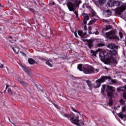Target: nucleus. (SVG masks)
<instances>
[{
	"label": "nucleus",
	"mask_w": 126,
	"mask_h": 126,
	"mask_svg": "<svg viewBox=\"0 0 126 126\" xmlns=\"http://www.w3.org/2000/svg\"><path fill=\"white\" fill-rule=\"evenodd\" d=\"M107 79L108 80L110 84H114V83H117V80L112 79V77L110 76H102L100 79L95 81V85H94V88H99L101 86V83L105 82Z\"/></svg>",
	"instance_id": "f257e3e1"
},
{
	"label": "nucleus",
	"mask_w": 126,
	"mask_h": 126,
	"mask_svg": "<svg viewBox=\"0 0 126 126\" xmlns=\"http://www.w3.org/2000/svg\"><path fill=\"white\" fill-rule=\"evenodd\" d=\"M62 116L63 117H65V118H67V119H70V120L72 124H74V125H76V126H80L81 125L82 126H83L84 125V123L82 121V120H79V117L76 116V117H74L73 116H71L70 115H67V114L63 113L62 114Z\"/></svg>",
	"instance_id": "f03ea898"
},
{
	"label": "nucleus",
	"mask_w": 126,
	"mask_h": 126,
	"mask_svg": "<svg viewBox=\"0 0 126 126\" xmlns=\"http://www.w3.org/2000/svg\"><path fill=\"white\" fill-rule=\"evenodd\" d=\"M83 71L85 74H91L93 73H97L99 71L98 69H95L92 66H85L83 67Z\"/></svg>",
	"instance_id": "7ed1b4c3"
},
{
	"label": "nucleus",
	"mask_w": 126,
	"mask_h": 126,
	"mask_svg": "<svg viewBox=\"0 0 126 126\" xmlns=\"http://www.w3.org/2000/svg\"><path fill=\"white\" fill-rule=\"evenodd\" d=\"M66 5L69 11H73L74 14H75L76 17L78 18V10L76 9V7H78L79 6H77L76 4H74L71 2H67Z\"/></svg>",
	"instance_id": "20e7f679"
},
{
	"label": "nucleus",
	"mask_w": 126,
	"mask_h": 126,
	"mask_svg": "<svg viewBox=\"0 0 126 126\" xmlns=\"http://www.w3.org/2000/svg\"><path fill=\"white\" fill-rule=\"evenodd\" d=\"M106 37L110 40H119V37L116 36V32L111 31L105 33Z\"/></svg>",
	"instance_id": "39448f33"
},
{
	"label": "nucleus",
	"mask_w": 126,
	"mask_h": 126,
	"mask_svg": "<svg viewBox=\"0 0 126 126\" xmlns=\"http://www.w3.org/2000/svg\"><path fill=\"white\" fill-rule=\"evenodd\" d=\"M126 9V4H122L120 7L115 9V13L118 15H121L122 12H124Z\"/></svg>",
	"instance_id": "423d86ee"
},
{
	"label": "nucleus",
	"mask_w": 126,
	"mask_h": 126,
	"mask_svg": "<svg viewBox=\"0 0 126 126\" xmlns=\"http://www.w3.org/2000/svg\"><path fill=\"white\" fill-rule=\"evenodd\" d=\"M106 90L107 92V96H108V97H110V98H112V97L114 96V91H115V88L107 85Z\"/></svg>",
	"instance_id": "0eeeda50"
},
{
	"label": "nucleus",
	"mask_w": 126,
	"mask_h": 126,
	"mask_svg": "<svg viewBox=\"0 0 126 126\" xmlns=\"http://www.w3.org/2000/svg\"><path fill=\"white\" fill-rule=\"evenodd\" d=\"M99 57H100V58H103V57H104V58L105 59H108L109 60H113V57H108V52L104 51L103 52H99Z\"/></svg>",
	"instance_id": "6e6552de"
},
{
	"label": "nucleus",
	"mask_w": 126,
	"mask_h": 126,
	"mask_svg": "<svg viewBox=\"0 0 126 126\" xmlns=\"http://www.w3.org/2000/svg\"><path fill=\"white\" fill-rule=\"evenodd\" d=\"M83 16L84 17L83 23H84V24H87V21L89 20V14L84 13Z\"/></svg>",
	"instance_id": "1a4fd4ad"
},
{
	"label": "nucleus",
	"mask_w": 126,
	"mask_h": 126,
	"mask_svg": "<svg viewBox=\"0 0 126 126\" xmlns=\"http://www.w3.org/2000/svg\"><path fill=\"white\" fill-rule=\"evenodd\" d=\"M117 92H126V85L124 86L119 87L117 89Z\"/></svg>",
	"instance_id": "9d476101"
},
{
	"label": "nucleus",
	"mask_w": 126,
	"mask_h": 126,
	"mask_svg": "<svg viewBox=\"0 0 126 126\" xmlns=\"http://www.w3.org/2000/svg\"><path fill=\"white\" fill-rule=\"evenodd\" d=\"M108 48L112 50H118V49H119V47L116 46V44L113 43L108 44Z\"/></svg>",
	"instance_id": "9b49d317"
},
{
	"label": "nucleus",
	"mask_w": 126,
	"mask_h": 126,
	"mask_svg": "<svg viewBox=\"0 0 126 126\" xmlns=\"http://www.w3.org/2000/svg\"><path fill=\"white\" fill-rule=\"evenodd\" d=\"M22 67L24 70V71L28 73V74H29V75H31V74H32V72L31 70L29 69V68H27L26 67H25V66H22Z\"/></svg>",
	"instance_id": "f8f14e48"
},
{
	"label": "nucleus",
	"mask_w": 126,
	"mask_h": 126,
	"mask_svg": "<svg viewBox=\"0 0 126 126\" xmlns=\"http://www.w3.org/2000/svg\"><path fill=\"white\" fill-rule=\"evenodd\" d=\"M78 33L79 36H81L82 39H84V38H86L85 36L86 35V32H84L82 31H78Z\"/></svg>",
	"instance_id": "ddd939ff"
},
{
	"label": "nucleus",
	"mask_w": 126,
	"mask_h": 126,
	"mask_svg": "<svg viewBox=\"0 0 126 126\" xmlns=\"http://www.w3.org/2000/svg\"><path fill=\"white\" fill-rule=\"evenodd\" d=\"M86 82L90 90L92 89V88H94V84H92V83H91V81L88 80L86 81Z\"/></svg>",
	"instance_id": "4468645a"
},
{
	"label": "nucleus",
	"mask_w": 126,
	"mask_h": 126,
	"mask_svg": "<svg viewBox=\"0 0 126 126\" xmlns=\"http://www.w3.org/2000/svg\"><path fill=\"white\" fill-rule=\"evenodd\" d=\"M87 45L89 46L90 49H91L93 47V40H87Z\"/></svg>",
	"instance_id": "2eb2a0df"
},
{
	"label": "nucleus",
	"mask_w": 126,
	"mask_h": 126,
	"mask_svg": "<svg viewBox=\"0 0 126 126\" xmlns=\"http://www.w3.org/2000/svg\"><path fill=\"white\" fill-rule=\"evenodd\" d=\"M53 61L51 59L47 60L46 62V64H47V65H49L50 67H53Z\"/></svg>",
	"instance_id": "dca6fc26"
},
{
	"label": "nucleus",
	"mask_w": 126,
	"mask_h": 126,
	"mask_svg": "<svg viewBox=\"0 0 126 126\" xmlns=\"http://www.w3.org/2000/svg\"><path fill=\"white\" fill-rule=\"evenodd\" d=\"M114 2L115 1L113 0H109L107 2V5H108L110 7H112V6H114L115 5Z\"/></svg>",
	"instance_id": "f3484780"
},
{
	"label": "nucleus",
	"mask_w": 126,
	"mask_h": 126,
	"mask_svg": "<svg viewBox=\"0 0 126 126\" xmlns=\"http://www.w3.org/2000/svg\"><path fill=\"white\" fill-rule=\"evenodd\" d=\"M8 93H9V95H11V96H15V95H16V93L12 92L11 89H8Z\"/></svg>",
	"instance_id": "a211bd4d"
},
{
	"label": "nucleus",
	"mask_w": 126,
	"mask_h": 126,
	"mask_svg": "<svg viewBox=\"0 0 126 126\" xmlns=\"http://www.w3.org/2000/svg\"><path fill=\"white\" fill-rule=\"evenodd\" d=\"M104 14L107 17H109V16L112 15V12L110 10H107L104 12Z\"/></svg>",
	"instance_id": "6ab92c4d"
},
{
	"label": "nucleus",
	"mask_w": 126,
	"mask_h": 126,
	"mask_svg": "<svg viewBox=\"0 0 126 126\" xmlns=\"http://www.w3.org/2000/svg\"><path fill=\"white\" fill-rule=\"evenodd\" d=\"M11 48L15 54H18L19 53V48L16 46L15 47L11 46Z\"/></svg>",
	"instance_id": "aec40b11"
},
{
	"label": "nucleus",
	"mask_w": 126,
	"mask_h": 126,
	"mask_svg": "<svg viewBox=\"0 0 126 126\" xmlns=\"http://www.w3.org/2000/svg\"><path fill=\"white\" fill-rule=\"evenodd\" d=\"M72 1L74 2V4H76L77 6H79V4L81 3V1H80V0H72Z\"/></svg>",
	"instance_id": "412c9836"
},
{
	"label": "nucleus",
	"mask_w": 126,
	"mask_h": 126,
	"mask_svg": "<svg viewBox=\"0 0 126 126\" xmlns=\"http://www.w3.org/2000/svg\"><path fill=\"white\" fill-rule=\"evenodd\" d=\"M111 56H118V50L114 49L110 52Z\"/></svg>",
	"instance_id": "4be33fe9"
},
{
	"label": "nucleus",
	"mask_w": 126,
	"mask_h": 126,
	"mask_svg": "<svg viewBox=\"0 0 126 126\" xmlns=\"http://www.w3.org/2000/svg\"><path fill=\"white\" fill-rule=\"evenodd\" d=\"M28 62L30 64H34V63H37L35 62V60H33L32 58H29L28 59Z\"/></svg>",
	"instance_id": "5701e85b"
},
{
	"label": "nucleus",
	"mask_w": 126,
	"mask_h": 126,
	"mask_svg": "<svg viewBox=\"0 0 126 126\" xmlns=\"http://www.w3.org/2000/svg\"><path fill=\"white\" fill-rule=\"evenodd\" d=\"M98 53H99V51H98V50H96L95 51H91V54L93 57H96V54H98Z\"/></svg>",
	"instance_id": "b1692460"
},
{
	"label": "nucleus",
	"mask_w": 126,
	"mask_h": 126,
	"mask_svg": "<svg viewBox=\"0 0 126 126\" xmlns=\"http://www.w3.org/2000/svg\"><path fill=\"white\" fill-rule=\"evenodd\" d=\"M111 28H112V26L108 25V26H106V27L103 29V30H105V31H107L111 29Z\"/></svg>",
	"instance_id": "393cba45"
},
{
	"label": "nucleus",
	"mask_w": 126,
	"mask_h": 126,
	"mask_svg": "<svg viewBox=\"0 0 126 126\" xmlns=\"http://www.w3.org/2000/svg\"><path fill=\"white\" fill-rule=\"evenodd\" d=\"M107 106H111L113 105V100L112 98H110L109 100V102L106 103Z\"/></svg>",
	"instance_id": "a878e982"
},
{
	"label": "nucleus",
	"mask_w": 126,
	"mask_h": 126,
	"mask_svg": "<svg viewBox=\"0 0 126 126\" xmlns=\"http://www.w3.org/2000/svg\"><path fill=\"white\" fill-rule=\"evenodd\" d=\"M114 5L120 6V5H121V1L119 0L114 1Z\"/></svg>",
	"instance_id": "bb28decb"
},
{
	"label": "nucleus",
	"mask_w": 126,
	"mask_h": 126,
	"mask_svg": "<svg viewBox=\"0 0 126 126\" xmlns=\"http://www.w3.org/2000/svg\"><path fill=\"white\" fill-rule=\"evenodd\" d=\"M118 116H119V118H120L121 119H124V118H126V115H125L124 114H123V113H120L118 114Z\"/></svg>",
	"instance_id": "cd10ccee"
},
{
	"label": "nucleus",
	"mask_w": 126,
	"mask_h": 126,
	"mask_svg": "<svg viewBox=\"0 0 126 126\" xmlns=\"http://www.w3.org/2000/svg\"><path fill=\"white\" fill-rule=\"evenodd\" d=\"M98 2L100 5H102L106 2V0H98Z\"/></svg>",
	"instance_id": "c85d7f7f"
},
{
	"label": "nucleus",
	"mask_w": 126,
	"mask_h": 126,
	"mask_svg": "<svg viewBox=\"0 0 126 126\" xmlns=\"http://www.w3.org/2000/svg\"><path fill=\"white\" fill-rule=\"evenodd\" d=\"M78 69H79V70H80V71H83V69H82V64H78L77 66Z\"/></svg>",
	"instance_id": "c756f323"
},
{
	"label": "nucleus",
	"mask_w": 126,
	"mask_h": 126,
	"mask_svg": "<svg viewBox=\"0 0 126 126\" xmlns=\"http://www.w3.org/2000/svg\"><path fill=\"white\" fill-rule=\"evenodd\" d=\"M19 82L21 83V84H22V85H23V86H26V83H25V82H23V81L21 80V79H20V80H19Z\"/></svg>",
	"instance_id": "7c9ffc66"
},
{
	"label": "nucleus",
	"mask_w": 126,
	"mask_h": 126,
	"mask_svg": "<svg viewBox=\"0 0 126 126\" xmlns=\"http://www.w3.org/2000/svg\"><path fill=\"white\" fill-rule=\"evenodd\" d=\"M95 22H96V20H92V21H90L89 25H91V24H93L94 23H95Z\"/></svg>",
	"instance_id": "2f4dec72"
},
{
	"label": "nucleus",
	"mask_w": 126,
	"mask_h": 126,
	"mask_svg": "<svg viewBox=\"0 0 126 126\" xmlns=\"http://www.w3.org/2000/svg\"><path fill=\"white\" fill-rule=\"evenodd\" d=\"M91 13L93 16H96V12H95V11L92 10Z\"/></svg>",
	"instance_id": "473e14b6"
},
{
	"label": "nucleus",
	"mask_w": 126,
	"mask_h": 126,
	"mask_svg": "<svg viewBox=\"0 0 126 126\" xmlns=\"http://www.w3.org/2000/svg\"><path fill=\"white\" fill-rule=\"evenodd\" d=\"M105 89H106V85H102V88H101L102 92H104V91H105Z\"/></svg>",
	"instance_id": "72a5a7b5"
},
{
	"label": "nucleus",
	"mask_w": 126,
	"mask_h": 126,
	"mask_svg": "<svg viewBox=\"0 0 126 126\" xmlns=\"http://www.w3.org/2000/svg\"><path fill=\"white\" fill-rule=\"evenodd\" d=\"M119 102H120L121 105H124L125 103V101L123 99H120Z\"/></svg>",
	"instance_id": "f704fd0d"
},
{
	"label": "nucleus",
	"mask_w": 126,
	"mask_h": 126,
	"mask_svg": "<svg viewBox=\"0 0 126 126\" xmlns=\"http://www.w3.org/2000/svg\"><path fill=\"white\" fill-rule=\"evenodd\" d=\"M72 111H73L74 112H75L76 113H78V114H79V115H81L80 113H79V112H78V111H76V110H75L73 107H72Z\"/></svg>",
	"instance_id": "c9c22d12"
},
{
	"label": "nucleus",
	"mask_w": 126,
	"mask_h": 126,
	"mask_svg": "<svg viewBox=\"0 0 126 126\" xmlns=\"http://www.w3.org/2000/svg\"><path fill=\"white\" fill-rule=\"evenodd\" d=\"M40 60H41V61H43L44 62H47V60H46V59L43 58V57H41L40 58Z\"/></svg>",
	"instance_id": "e433bc0d"
},
{
	"label": "nucleus",
	"mask_w": 126,
	"mask_h": 126,
	"mask_svg": "<svg viewBox=\"0 0 126 126\" xmlns=\"http://www.w3.org/2000/svg\"><path fill=\"white\" fill-rule=\"evenodd\" d=\"M29 9L30 11H32V12H35V10H34V9L30 8Z\"/></svg>",
	"instance_id": "4c0bfd02"
},
{
	"label": "nucleus",
	"mask_w": 126,
	"mask_h": 126,
	"mask_svg": "<svg viewBox=\"0 0 126 126\" xmlns=\"http://www.w3.org/2000/svg\"><path fill=\"white\" fill-rule=\"evenodd\" d=\"M119 36L121 39L123 38V33H122V32H119Z\"/></svg>",
	"instance_id": "58836bf2"
},
{
	"label": "nucleus",
	"mask_w": 126,
	"mask_h": 126,
	"mask_svg": "<svg viewBox=\"0 0 126 126\" xmlns=\"http://www.w3.org/2000/svg\"><path fill=\"white\" fill-rule=\"evenodd\" d=\"M123 98H124V99H126V93H123Z\"/></svg>",
	"instance_id": "ea45409f"
},
{
	"label": "nucleus",
	"mask_w": 126,
	"mask_h": 126,
	"mask_svg": "<svg viewBox=\"0 0 126 126\" xmlns=\"http://www.w3.org/2000/svg\"><path fill=\"white\" fill-rule=\"evenodd\" d=\"M93 34H95V35H99V32L96 31L95 32H94Z\"/></svg>",
	"instance_id": "a19ab883"
},
{
	"label": "nucleus",
	"mask_w": 126,
	"mask_h": 126,
	"mask_svg": "<svg viewBox=\"0 0 126 126\" xmlns=\"http://www.w3.org/2000/svg\"><path fill=\"white\" fill-rule=\"evenodd\" d=\"M20 54H22L23 55V56H24V57H26V54L22 52H20Z\"/></svg>",
	"instance_id": "79ce46f5"
},
{
	"label": "nucleus",
	"mask_w": 126,
	"mask_h": 126,
	"mask_svg": "<svg viewBox=\"0 0 126 126\" xmlns=\"http://www.w3.org/2000/svg\"><path fill=\"white\" fill-rule=\"evenodd\" d=\"M98 47H103V46H104V44H102V43H99L98 44Z\"/></svg>",
	"instance_id": "37998d69"
},
{
	"label": "nucleus",
	"mask_w": 126,
	"mask_h": 126,
	"mask_svg": "<svg viewBox=\"0 0 126 126\" xmlns=\"http://www.w3.org/2000/svg\"><path fill=\"white\" fill-rule=\"evenodd\" d=\"M0 68H3V64H1V65H0Z\"/></svg>",
	"instance_id": "c03bdc74"
},
{
	"label": "nucleus",
	"mask_w": 126,
	"mask_h": 126,
	"mask_svg": "<svg viewBox=\"0 0 126 126\" xmlns=\"http://www.w3.org/2000/svg\"><path fill=\"white\" fill-rule=\"evenodd\" d=\"M54 105L55 106V108H56L57 109H58V108H59V106H58L57 105H56L55 104H54Z\"/></svg>",
	"instance_id": "a18cd8bd"
},
{
	"label": "nucleus",
	"mask_w": 126,
	"mask_h": 126,
	"mask_svg": "<svg viewBox=\"0 0 126 126\" xmlns=\"http://www.w3.org/2000/svg\"><path fill=\"white\" fill-rule=\"evenodd\" d=\"M8 87H9V86H8V85H6V88H5V90H7V88H8Z\"/></svg>",
	"instance_id": "49530a36"
},
{
	"label": "nucleus",
	"mask_w": 126,
	"mask_h": 126,
	"mask_svg": "<svg viewBox=\"0 0 126 126\" xmlns=\"http://www.w3.org/2000/svg\"><path fill=\"white\" fill-rule=\"evenodd\" d=\"M89 29L90 31H91L92 30V28L91 27H89Z\"/></svg>",
	"instance_id": "de8ad7c7"
},
{
	"label": "nucleus",
	"mask_w": 126,
	"mask_h": 126,
	"mask_svg": "<svg viewBox=\"0 0 126 126\" xmlns=\"http://www.w3.org/2000/svg\"><path fill=\"white\" fill-rule=\"evenodd\" d=\"M75 36V37H77V34L76 33H74Z\"/></svg>",
	"instance_id": "09e8293b"
},
{
	"label": "nucleus",
	"mask_w": 126,
	"mask_h": 126,
	"mask_svg": "<svg viewBox=\"0 0 126 126\" xmlns=\"http://www.w3.org/2000/svg\"><path fill=\"white\" fill-rule=\"evenodd\" d=\"M84 28H85V30H87V29H86V25L84 26Z\"/></svg>",
	"instance_id": "8fccbe9b"
},
{
	"label": "nucleus",
	"mask_w": 126,
	"mask_h": 126,
	"mask_svg": "<svg viewBox=\"0 0 126 126\" xmlns=\"http://www.w3.org/2000/svg\"><path fill=\"white\" fill-rule=\"evenodd\" d=\"M52 4H53V5H55V2H53Z\"/></svg>",
	"instance_id": "3c124183"
},
{
	"label": "nucleus",
	"mask_w": 126,
	"mask_h": 126,
	"mask_svg": "<svg viewBox=\"0 0 126 126\" xmlns=\"http://www.w3.org/2000/svg\"><path fill=\"white\" fill-rule=\"evenodd\" d=\"M9 38H10V39H12V37H11V36H10Z\"/></svg>",
	"instance_id": "603ef678"
},
{
	"label": "nucleus",
	"mask_w": 126,
	"mask_h": 126,
	"mask_svg": "<svg viewBox=\"0 0 126 126\" xmlns=\"http://www.w3.org/2000/svg\"><path fill=\"white\" fill-rule=\"evenodd\" d=\"M0 7H1V4L0 3Z\"/></svg>",
	"instance_id": "864d4df0"
},
{
	"label": "nucleus",
	"mask_w": 126,
	"mask_h": 126,
	"mask_svg": "<svg viewBox=\"0 0 126 126\" xmlns=\"http://www.w3.org/2000/svg\"><path fill=\"white\" fill-rule=\"evenodd\" d=\"M5 92H6V90H5V91H4V93H5Z\"/></svg>",
	"instance_id": "5fc2aeb1"
},
{
	"label": "nucleus",
	"mask_w": 126,
	"mask_h": 126,
	"mask_svg": "<svg viewBox=\"0 0 126 126\" xmlns=\"http://www.w3.org/2000/svg\"><path fill=\"white\" fill-rule=\"evenodd\" d=\"M105 21H106V22H108V20H106Z\"/></svg>",
	"instance_id": "6e6d98bb"
},
{
	"label": "nucleus",
	"mask_w": 126,
	"mask_h": 126,
	"mask_svg": "<svg viewBox=\"0 0 126 126\" xmlns=\"http://www.w3.org/2000/svg\"><path fill=\"white\" fill-rule=\"evenodd\" d=\"M90 34H92V33H91V32H90Z\"/></svg>",
	"instance_id": "4d7b16f0"
}]
</instances>
